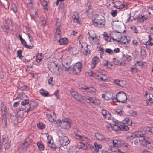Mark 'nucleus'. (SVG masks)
<instances>
[{
  "instance_id": "nucleus-1",
  "label": "nucleus",
  "mask_w": 153,
  "mask_h": 153,
  "mask_svg": "<svg viewBox=\"0 0 153 153\" xmlns=\"http://www.w3.org/2000/svg\"><path fill=\"white\" fill-rule=\"evenodd\" d=\"M94 18L93 19V25L96 27H100L104 26L105 24V18L100 15L96 14Z\"/></svg>"
},
{
  "instance_id": "nucleus-2",
  "label": "nucleus",
  "mask_w": 153,
  "mask_h": 153,
  "mask_svg": "<svg viewBox=\"0 0 153 153\" xmlns=\"http://www.w3.org/2000/svg\"><path fill=\"white\" fill-rule=\"evenodd\" d=\"M114 101L124 103L126 102L127 98L126 94L123 91L119 92L116 95L115 98L113 99Z\"/></svg>"
},
{
  "instance_id": "nucleus-3",
  "label": "nucleus",
  "mask_w": 153,
  "mask_h": 153,
  "mask_svg": "<svg viewBox=\"0 0 153 153\" xmlns=\"http://www.w3.org/2000/svg\"><path fill=\"white\" fill-rule=\"evenodd\" d=\"M58 122L60 123V126L61 127L65 129H66L70 128L71 126L72 121L71 120L68 118H65L62 119L57 120Z\"/></svg>"
},
{
  "instance_id": "nucleus-4",
  "label": "nucleus",
  "mask_w": 153,
  "mask_h": 153,
  "mask_svg": "<svg viewBox=\"0 0 153 153\" xmlns=\"http://www.w3.org/2000/svg\"><path fill=\"white\" fill-rule=\"evenodd\" d=\"M48 68L50 71L53 73L56 74L59 73V67L57 63L51 62L49 64Z\"/></svg>"
},
{
  "instance_id": "nucleus-5",
  "label": "nucleus",
  "mask_w": 153,
  "mask_h": 153,
  "mask_svg": "<svg viewBox=\"0 0 153 153\" xmlns=\"http://www.w3.org/2000/svg\"><path fill=\"white\" fill-rule=\"evenodd\" d=\"M89 74L90 76L101 81H105L107 79L106 76L104 74H101L100 75L92 71L89 72Z\"/></svg>"
},
{
  "instance_id": "nucleus-6",
  "label": "nucleus",
  "mask_w": 153,
  "mask_h": 153,
  "mask_svg": "<svg viewBox=\"0 0 153 153\" xmlns=\"http://www.w3.org/2000/svg\"><path fill=\"white\" fill-rule=\"evenodd\" d=\"M38 105L37 102L34 101H31L30 103L28 105V108L26 110L24 111L25 112H28L30 111H32Z\"/></svg>"
},
{
  "instance_id": "nucleus-7",
  "label": "nucleus",
  "mask_w": 153,
  "mask_h": 153,
  "mask_svg": "<svg viewBox=\"0 0 153 153\" xmlns=\"http://www.w3.org/2000/svg\"><path fill=\"white\" fill-rule=\"evenodd\" d=\"M118 37H119V39L117 40L118 42H121L125 45L128 44L130 42V39H128L129 37L127 38L126 36H122L120 34L119 35Z\"/></svg>"
},
{
  "instance_id": "nucleus-8",
  "label": "nucleus",
  "mask_w": 153,
  "mask_h": 153,
  "mask_svg": "<svg viewBox=\"0 0 153 153\" xmlns=\"http://www.w3.org/2000/svg\"><path fill=\"white\" fill-rule=\"evenodd\" d=\"M60 145L62 146H66L70 143V141L69 140L67 137L64 136L61 137L59 140Z\"/></svg>"
},
{
  "instance_id": "nucleus-9",
  "label": "nucleus",
  "mask_w": 153,
  "mask_h": 153,
  "mask_svg": "<svg viewBox=\"0 0 153 153\" xmlns=\"http://www.w3.org/2000/svg\"><path fill=\"white\" fill-rule=\"evenodd\" d=\"M82 64L80 62L76 63L73 67V71L76 74L79 73L81 71Z\"/></svg>"
},
{
  "instance_id": "nucleus-10",
  "label": "nucleus",
  "mask_w": 153,
  "mask_h": 153,
  "mask_svg": "<svg viewBox=\"0 0 153 153\" xmlns=\"http://www.w3.org/2000/svg\"><path fill=\"white\" fill-rule=\"evenodd\" d=\"M87 102L93 103L96 105H99L100 103V100L93 99L89 97L87 99Z\"/></svg>"
},
{
  "instance_id": "nucleus-11",
  "label": "nucleus",
  "mask_w": 153,
  "mask_h": 153,
  "mask_svg": "<svg viewBox=\"0 0 153 153\" xmlns=\"http://www.w3.org/2000/svg\"><path fill=\"white\" fill-rule=\"evenodd\" d=\"M100 61V60L98 57L97 56L94 57L92 59L91 63V68H95L96 65Z\"/></svg>"
},
{
  "instance_id": "nucleus-12",
  "label": "nucleus",
  "mask_w": 153,
  "mask_h": 153,
  "mask_svg": "<svg viewBox=\"0 0 153 153\" xmlns=\"http://www.w3.org/2000/svg\"><path fill=\"white\" fill-rule=\"evenodd\" d=\"M1 114L3 115V118H5L6 117V114L7 113V109L6 106L4 105L3 103H2L1 104Z\"/></svg>"
},
{
  "instance_id": "nucleus-13",
  "label": "nucleus",
  "mask_w": 153,
  "mask_h": 153,
  "mask_svg": "<svg viewBox=\"0 0 153 153\" xmlns=\"http://www.w3.org/2000/svg\"><path fill=\"white\" fill-rule=\"evenodd\" d=\"M146 98L147 104H148L149 103L151 104H153V96L151 94L146 93Z\"/></svg>"
},
{
  "instance_id": "nucleus-14",
  "label": "nucleus",
  "mask_w": 153,
  "mask_h": 153,
  "mask_svg": "<svg viewBox=\"0 0 153 153\" xmlns=\"http://www.w3.org/2000/svg\"><path fill=\"white\" fill-rule=\"evenodd\" d=\"M102 97L106 100H110L111 99L114 102H115L113 100V99L115 98V97H113L111 95V94L109 93H106L105 94H103L102 95Z\"/></svg>"
},
{
  "instance_id": "nucleus-15",
  "label": "nucleus",
  "mask_w": 153,
  "mask_h": 153,
  "mask_svg": "<svg viewBox=\"0 0 153 153\" xmlns=\"http://www.w3.org/2000/svg\"><path fill=\"white\" fill-rule=\"evenodd\" d=\"M68 51L71 54L75 55L78 53L79 50L76 47H71L68 48Z\"/></svg>"
},
{
  "instance_id": "nucleus-16",
  "label": "nucleus",
  "mask_w": 153,
  "mask_h": 153,
  "mask_svg": "<svg viewBox=\"0 0 153 153\" xmlns=\"http://www.w3.org/2000/svg\"><path fill=\"white\" fill-rule=\"evenodd\" d=\"M115 4L117 9H121L124 8L125 5L123 2H121L120 1H117L115 2Z\"/></svg>"
},
{
  "instance_id": "nucleus-17",
  "label": "nucleus",
  "mask_w": 153,
  "mask_h": 153,
  "mask_svg": "<svg viewBox=\"0 0 153 153\" xmlns=\"http://www.w3.org/2000/svg\"><path fill=\"white\" fill-rule=\"evenodd\" d=\"M94 144L95 146V148L92 147L91 150L92 151V149H94V151L96 153L98 152L99 149H101L102 147V145L101 144H98L96 143H94Z\"/></svg>"
},
{
  "instance_id": "nucleus-18",
  "label": "nucleus",
  "mask_w": 153,
  "mask_h": 153,
  "mask_svg": "<svg viewBox=\"0 0 153 153\" xmlns=\"http://www.w3.org/2000/svg\"><path fill=\"white\" fill-rule=\"evenodd\" d=\"M95 136L97 140L100 141L105 140V139L104 136L98 133H95Z\"/></svg>"
},
{
  "instance_id": "nucleus-19",
  "label": "nucleus",
  "mask_w": 153,
  "mask_h": 153,
  "mask_svg": "<svg viewBox=\"0 0 153 153\" xmlns=\"http://www.w3.org/2000/svg\"><path fill=\"white\" fill-rule=\"evenodd\" d=\"M58 41L60 45H65L67 43L68 40L66 38L64 37L61 38Z\"/></svg>"
},
{
  "instance_id": "nucleus-20",
  "label": "nucleus",
  "mask_w": 153,
  "mask_h": 153,
  "mask_svg": "<svg viewBox=\"0 0 153 153\" xmlns=\"http://www.w3.org/2000/svg\"><path fill=\"white\" fill-rule=\"evenodd\" d=\"M92 32L94 33L93 31H91L88 32V33L89 35V36L88 37V38L89 41L91 42H92L95 39L96 37V35L95 34L93 35L91 34V33Z\"/></svg>"
},
{
  "instance_id": "nucleus-21",
  "label": "nucleus",
  "mask_w": 153,
  "mask_h": 153,
  "mask_svg": "<svg viewBox=\"0 0 153 153\" xmlns=\"http://www.w3.org/2000/svg\"><path fill=\"white\" fill-rule=\"evenodd\" d=\"M48 145L49 147L56 149L55 145L53 143V140L51 138V137L50 140L48 141Z\"/></svg>"
},
{
  "instance_id": "nucleus-22",
  "label": "nucleus",
  "mask_w": 153,
  "mask_h": 153,
  "mask_svg": "<svg viewBox=\"0 0 153 153\" xmlns=\"http://www.w3.org/2000/svg\"><path fill=\"white\" fill-rule=\"evenodd\" d=\"M61 33V31L59 27H57L55 33V36L56 39H57L58 38H59L60 37Z\"/></svg>"
},
{
  "instance_id": "nucleus-23",
  "label": "nucleus",
  "mask_w": 153,
  "mask_h": 153,
  "mask_svg": "<svg viewBox=\"0 0 153 153\" xmlns=\"http://www.w3.org/2000/svg\"><path fill=\"white\" fill-rule=\"evenodd\" d=\"M21 41V43L22 44L25 48L28 49H32L34 47L33 45H32L29 46L27 44L26 41L24 39H22Z\"/></svg>"
},
{
  "instance_id": "nucleus-24",
  "label": "nucleus",
  "mask_w": 153,
  "mask_h": 153,
  "mask_svg": "<svg viewBox=\"0 0 153 153\" xmlns=\"http://www.w3.org/2000/svg\"><path fill=\"white\" fill-rule=\"evenodd\" d=\"M120 130L123 131H127L129 129L128 126L125 124L123 123L120 125Z\"/></svg>"
},
{
  "instance_id": "nucleus-25",
  "label": "nucleus",
  "mask_w": 153,
  "mask_h": 153,
  "mask_svg": "<svg viewBox=\"0 0 153 153\" xmlns=\"http://www.w3.org/2000/svg\"><path fill=\"white\" fill-rule=\"evenodd\" d=\"M40 94L44 97H48L49 96V93L48 91L43 89H41L39 91Z\"/></svg>"
},
{
  "instance_id": "nucleus-26",
  "label": "nucleus",
  "mask_w": 153,
  "mask_h": 153,
  "mask_svg": "<svg viewBox=\"0 0 153 153\" xmlns=\"http://www.w3.org/2000/svg\"><path fill=\"white\" fill-rule=\"evenodd\" d=\"M111 126L113 128V129L115 131H117L120 130V126H118L116 125V123L111 124Z\"/></svg>"
},
{
  "instance_id": "nucleus-27",
  "label": "nucleus",
  "mask_w": 153,
  "mask_h": 153,
  "mask_svg": "<svg viewBox=\"0 0 153 153\" xmlns=\"http://www.w3.org/2000/svg\"><path fill=\"white\" fill-rule=\"evenodd\" d=\"M144 143H143L142 145L143 146H145L147 148L150 149L152 147V145L151 143L149 141L147 140H145Z\"/></svg>"
},
{
  "instance_id": "nucleus-28",
  "label": "nucleus",
  "mask_w": 153,
  "mask_h": 153,
  "mask_svg": "<svg viewBox=\"0 0 153 153\" xmlns=\"http://www.w3.org/2000/svg\"><path fill=\"white\" fill-rule=\"evenodd\" d=\"M96 91V89L92 87L89 88L88 92L93 95H95Z\"/></svg>"
},
{
  "instance_id": "nucleus-29",
  "label": "nucleus",
  "mask_w": 153,
  "mask_h": 153,
  "mask_svg": "<svg viewBox=\"0 0 153 153\" xmlns=\"http://www.w3.org/2000/svg\"><path fill=\"white\" fill-rule=\"evenodd\" d=\"M78 145L79 148L85 150H86L87 149V146L82 142L79 143L78 144Z\"/></svg>"
},
{
  "instance_id": "nucleus-30",
  "label": "nucleus",
  "mask_w": 153,
  "mask_h": 153,
  "mask_svg": "<svg viewBox=\"0 0 153 153\" xmlns=\"http://www.w3.org/2000/svg\"><path fill=\"white\" fill-rule=\"evenodd\" d=\"M113 61L114 64L119 65L121 63L122 60L121 58H114Z\"/></svg>"
},
{
  "instance_id": "nucleus-31",
  "label": "nucleus",
  "mask_w": 153,
  "mask_h": 153,
  "mask_svg": "<svg viewBox=\"0 0 153 153\" xmlns=\"http://www.w3.org/2000/svg\"><path fill=\"white\" fill-rule=\"evenodd\" d=\"M144 44L146 46V48L149 49H150V47L153 46V42L152 41H148L147 42L144 43Z\"/></svg>"
},
{
  "instance_id": "nucleus-32",
  "label": "nucleus",
  "mask_w": 153,
  "mask_h": 153,
  "mask_svg": "<svg viewBox=\"0 0 153 153\" xmlns=\"http://www.w3.org/2000/svg\"><path fill=\"white\" fill-rule=\"evenodd\" d=\"M42 58V54L41 53H38L36 56V61L38 62H39Z\"/></svg>"
},
{
  "instance_id": "nucleus-33",
  "label": "nucleus",
  "mask_w": 153,
  "mask_h": 153,
  "mask_svg": "<svg viewBox=\"0 0 153 153\" xmlns=\"http://www.w3.org/2000/svg\"><path fill=\"white\" fill-rule=\"evenodd\" d=\"M74 98L78 101H80L82 100V97L81 94L78 93L77 95L75 96Z\"/></svg>"
},
{
  "instance_id": "nucleus-34",
  "label": "nucleus",
  "mask_w": 153,
  "mask_h": 153,
  "mask_svg": "<svg viewBox=\"0 0 153 153\" xmlns=\"http://www.w3.org/2000/svg\"><path fill=\"white\" fill-rule=\"evenodd\" d=\"M113 147H117L120 144V141L117 140H114L113 141Z\"/></svg>"
},
{
  "instance_id": "nucleus-35",
  "label": "nucleus",
  "mask_w": 153,
  "mask_h": 153,
  "mask_svg": "<svg viewBox=\"0 0 153 153\" xmlns=\"http://www.w3.org/2000/svg\"><path fill=\"white\" fill-rule=\"evenodd\" d=\"M29 100L28 99H25L24 101L21 102V105L22 106H26L28 108V105H29Z\"/></svg>"
},
{
  "instance_id": "nucleus-36",
  "label": "nucleus",
  "mask_w": 153,
  "mask_h": 153,
  "mask_svg": "<svg viewBox=\"0 0 153 153\" xmlns=\"http://www.w3.org/2000/svg\"><path fill=\"white\" fill-rule=\"evenodd\" d=\"M4 146L5 150L6 153L10 151V143L4 145Z\"/></svg>"
},
{
  "instance_id": "nucleus-37",
  "label": "nucleus",
  "mask_w": 153,
  "mask_h": 153,
  "mask_svg": "<svg viewBox=\"0 0 153 153\" xmlns=\"http://www.w3.org/2000/svg\"><path fill=\"white\" fill-rule=\"evenodd\" d=\"M72 18L73 19L74 22L75 23H79V16H76L75 15L72 16Z\"/></svg>"
},
{
  "instance_id": "nucleus-38",
  "label": "nucleus",
  "mask_w": 153,
  "mask_h": 153,
  "mask_svg": "<svg viewBox=\"0 0 153 153\" xmlns=\"http://www.w3.org/2000/svg\"><path fill=\"white\" fill-rule=\"evenodd\" d=\"M83 52L84 54L85 55H88L90 53V51L88 49L87 46L85 48L84 50L83 51Z\"/></svg>"
},
{
  "instance_id": "nucleus-39",
  "label": "nucleus",
  "mask_w": 153,
  "mask_h": 153,
  "mask_svg": "<svg viewBox=\"0 0 153 153\" xmlns=\"http://www.w3.org/2000/svg\"><path fill=\"white\" fill-rule=\"evenodd\" d=\"M37 146L40 150H43L44 148L43 145L41 142H38L37 143Z\"/></svg>"
},
{
  "instance_id": "nucleus-40",
  "label": "nucleus",
  "mask_w": 153,
  "mask_h": 153,
  "mask_svg": "<svg viewBox=\"0 0 153 153\" xmlns=\"http://www.w3.org/2000/svg\"><path fill=\"white\" fill-rule=\"evenodd\" d=\"M38 128L40 129H42L45 128V126L43 123L41 122H39L37 124Z\"/></svg>"
},
{
  "instance_id": "nucleus-41",
  "label": "nucleus",
  "mask_w": 153,
  "mask_h": 153,
  "mask_svg": "<svg viewBox=\"0 0 153 153\" xmlns=\"http://www.w3.org/2000/svg\"><path fill=\"white\" fill-rule=\"evenodd\" d=\"M135 136L137 137H144V135L141 131H138L135 134Z\"/></svg>"
},
{
  "instance_id": "nucleus-42",
  "label": "nucleus",
  "mask_w": 153,
  "mask_h": 153,
  "mask_svg": "<svg viewBox=\"0 0 153 153\" xmlns=\"http://www.w3.org/2000/svg\"><path fill=\"white\" fill-rule=\"evenodd\" d=\"M131 28L133 32L135 33H138V30H137L136 27L134 25H132L131 27Z\"/></svg>"
},
{
  "instance_id": "nucleus-43",
  "label": "nucleus",
  "mask_w": 153,
  "mask_h": 153,
  "mask_svg": "<svg viewBox=\"0 0 153 153\" xmlns=\"http://www.w3.org/2000/svg\"><path fill=\"white\" fill-rule=\"evenodd\" d=\"M26 109H24V110H22V108L20 109L17 112V114L18 115H19L20 116V117H22L23 115L24 114V112L23 111H25V110H26Z\"/></svg>"
},
{
  "instance_id": "nucleus-44",
  "label": "nucleus",
  "mask_w": 153,
  "mask_h": 153,
  "mask_svg": "<svg viewBox=\"0 0 153 153\" xmlns=\"http://www.w3.org/2000/svg\"><path fill=\"white\" fill-rule=\"evenodd\" d=\"M8 139L5 137L3 138L2 140V143L4 145L9 144L10 143L9 142L8 140Z\"/></svg>"
},
{
  "instance_id": "nucleus-45",
  "label": "nucleus",
  "mask_w": 153,
  "mask_h": 153,
  "mask_svg": "<svg viewBox=\"0 0 153 153\" xmlns=\"http://www.w3.org/2000/svg\"><path fill=\"white\" fill-rule=\"evenodd\" d=\"M106 53H109V54H112L114 53V51L111 49L107 48L105 50Z\"/></svg>"
},
{
  "instance_id": "nucleus-46",
  "label": "nucleus",
  "mask_w": 153,
  "mask_h": 153,
  "mask_svg": "<svg viewBox=\"0 0 153 153\" xmlns=\"http://www.w3.org/2000/svg\"><path fill=\"white\" fill-rule=\"evenodd\" d=\"M147 18L145 17L144 15H141V16L139 19L138 21H140V22H143L144 20L146 19Z\"/></svg>"
},
{
  "instance_id": "nucleus-47",
  "label": "nucleus",
  "mask_w": 153,
  "mask_h": 153,
  "mask_svg": "<svg viewBox=\"0 0 153 153\" xmlns=\"http://www.w3.org/2000/svg\"><path fill=\"white\" fill-rule=\"evenodd\" d=\"M41 4L44 7L45 9V6H47V2L46 1L44 0H40Z\"/></svg>"
},
{
  "instance_id": "nucleus-48",
  "label": "nucleus",
  "mask_w": 153,
  "mask_h": 153,
  "mask_svg": "<svg viewBox=\"0 0 153 153\" xmlns=\"http://www.w3.org/2000/svg\"><path fill=\"white\" fill-rule=\"evenodd\" d=\"M22 51L20 50H18L17 51V56L19 58H21L22 57Z\"/></svg>"
},
{
  "instance_id": "nucleus-49",
  "label": "nucleus",
  "mask_w": 153,
  "mask_h": 153,
  "mask_svg": "<svg viewBox=\"0 0 153 153\" xmlns=\"http://www.w3.org/2000/svg\"><path fill=\"white\" fill-rule=\"evenodd\" d=\"M128 113L129 114L132 116H134L137 114L136 112L132 110L129 111Z\"/></svg>"
},
{
  "instance_id": "nucleus-50",
  "label": "nucleus",
  "mask_w": 153,
  "mask_h": 153,
  "mask_svg": "<svg viewBox=\"0 0 153 153\" xmlns=\"http://www.w3.org/2000/svg\"><path fill=\"white\" fill-rule=\"evenodd\" d=\"M52 56V53H46L45 54V56L47 59L50 58Z\"/></svg>"
},
{
  "instance_id": "nucleus-51",
  "label": "nucleus",
  "mask_w": 153,
  "mask_h": 153,
  "mask_svg": "<svg viewBox=\"0 0 153 153\" xmlns=\"http://www.w3.org/2000/svg\"><path fill=\"white\" fill-rule=\"evenodd\" d=\"M47 117H48L49 120L50 122H53L54 121V119L52 117V116L50 114H47Z\"/></svg>"
},
{
  "instance_id": "nucleus-52",
  "label": "nucleus",
  "mask_w": 153,
  "mask_h": 153,
  "mask_svg": "<svg viewBox=\"0 0 153 153\" xmlns=\"http://www.w3.org/2000/svg\"><path fill=\"white\" fill-rule=\"evenodd\" d=\"M116 112L120 116L123 115V110L122 109H118L117 110Z\"/></svg>"
},
{
  "instance_id": "nucleus-53",
  "label": "nucleus",
  "mask_w": 153,
  "mask_h": 153,
  "mask_svg": "<svg viewBox=\"0 0 153 153\" xmlns=\"http://www.w3.org/2000/svg\"><path fill=\"white\" fill-rule=\"evenodd\" d=\"M111 114L108 112L105 116L104 118L107 119L108 120H110L111 119Z\"/></svg>"
},
{
  "instance_id": "nucleus-54",
  "label": "nucleus",
  "mask_w": 153,
  "mask_h": 153,
  "mask_svg": "<svg viewBox=\"0 0 153 153\" xmlns=\"http://www.w3.org/2000/svg\"><path fill=\"white\" fill-rule=\"evenodd\" d=\"M104 38L105 40L108 41H110L111 39V38L108 36L107 35H104Z\"/></svg>"
},
{
  "instance_id": "nucleus-55",
  "label": "nucleus",
  "mask_w": 153,
  "mask_h": 153,
  "mask_svg": "<svg viewBox=\"0 0 153 153\" xmlns=\"http://www.w3.org/2000/svg\"><path fill=\"white\" fill-rule=\"evenodd\" d=\"M117 10H112L111 11V15L113 17H115L117 14Z\"/></svg>"
},
{
  "instance_id": "nucleus-56",
  "label": "nucleus",
  "mask_w": 153,
  "mask_h": 153,
  "mask_svg": "<svg viewBox=\"0 0 153 153\" xmlns=\"http://www.w3.org/2000/svg\"><path fill=\"white\" fill-rule=\"evenodd\" d=\"M11 9L15 13L17 11V8L15 4H13L12 5Z\"/></svg>"
},
{
  "instance_id": "nucleus-57",
  "label": "nucleus",
  "mask_w": 153,
  "mask_h": 153,
  "mask_svg": "<svg viewBox=\"0 0 153 153\" xmlns=\"http://www.w3.org/2000/svg\"><path fill=\"white\" fill-rule=\"evenodd\" d=\"M71 94V96L74 98L76 95L78 94V93L74 91H71L70 92Z\"/></svg>"
},
{
  "instance_id": "nucleus-58",
  "label": "nucleus",
  "mask_w": 153,
  "mask_h": 153,
  "mask_svg": "<svg viewBox=\"0 0 153 153\" xmlns=\"http://www.w3.org/2000/svg\"><path fill=\"white\" fill-rule=\"evenodd\" d=\"M108 112L107 111L105 110L102 109V114L103 115L104 117Z\"/></svg>"
},
{
  "instance_id": "nucleus-59",
  "label": "nucleus",
  "mask_w": 153,
  "mask_h": 153,
  "mask_svg": "<svg viewBox=\"0 0 153 153\" xmlns=\"http://www.w3.org/2000/svg\"><path fill=\"white\" fill-rule=\"evenodd\" d=\"M29 143L27 142V140L26 139L25 141L22 143V146H25L27 147L29 146Z\"/></svg>"
},
{
  "instance_id": "nucleus-60",
  "label": "nucleus",
  "mask_w": 153,
  "mask_h": 153,
  "mask_svg": "<svg viewBox=\"0 0 153 153\" xmlns=\"http://www.w3.org/2000/svg\"><path fill=\"white\" fill-rule=\"evenodd\" d=\"M26 65L28 68H31L33 65V64L32 62H30L28 63H26Z\"/></svg>"
},
{
  "instance_id": "nucleus-61",
  "label": "nucleus",
  "mask_w": 153,
  "mask_h": 153,
  "mask_svg": "<svg viewBox=\"0 0 153 153\" xmlns=\"http://www.w3.org/2000/svg\"><path fill=\"white\" fill-rule=\"evenodd\" d=\"M27 87L26 85H23V86H20V88L22 90H26L27 88Z\"/></svg>"
},
{
  "instance_id": "nucleus-62",
  "label": "nucleus",
  "mask_w": 153,
  "mask_h": 153,
  "mask_svg": "<svg viewBox=\"0 0 153 153\" xmlns=\"http://www.w3.org/2000/svg\"><path fill=\"white\" fill-rule=\"evenodd\" d=\"M53 78L52 77H50V78L48 79V83L49 84L53 85V83H52L53 82Z\"/></svg>"
},
{
  "instance_id": "nucleus-63",
  "label": "nucleus",
  "mask_w": 153,
  "mask_h": 153,
  "mask_svg": "<svg viewBox=\"0 0 153 153\" xmlns=\"http://www.w3.org/2000/svg\"><path fill=\"white\" fill-rule=\"evenodd\" d=\"M69 153H77V151L76 149H71L69 152Z\"/></svg>"
},
{
  "instance_id": "nucleus-64",
  "label": "nucleus",
  "mask_w": 153,
  "mask_h": 153,
  "mask_svg": "<svg viewBox=\"0 0 153 153\" xmlns=\"http://www.w3.org/2000/svg\"><path fill=\"white\" fill-rule=\"evenodd\" d=\"M59 91H56L54 93V94L56 96V97L57 99L59 98Z\"/></svg>"
}]
</instances>
